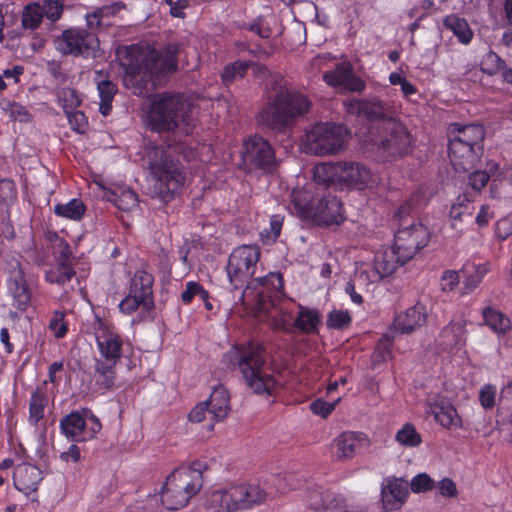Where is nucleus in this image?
I'll return each instance as SVG.
<instances>
[{"label":"nucleus","instance_id":"nucleus-35","mask_svg":"<svg viewBox=\"0 0 512 512\" xmlns=\"http://www.w3.org/2000/svg\"><path fill=\"white\" fill-rule=\"evenodd\" d=\"M505 62L494 52L490 51L487 53L482 62L481 69L483 72L493 75L498 73L499 71H503L502 76L503 79L511 83L512 82V70H506Z\"/></svg>","mask_w":512,"mask_h":512},{"label":"nucleus","instance_id":"nucleus-20","mask_svg":"<svg viewBox=\"0 0 512 512\" xmlns=\"http://www.w3.org/2000/svg\"><path fill=\"white\" fill-rule=\"evenodd\" d=\"M407 261L400 259V253L396 252L395 247L386 249L383 252H378L374 258V268L371 271V275L366 272H360L358 275L359 279L364 276L371 282H377L386 276L391 275L400 265H404Z\"/></svg>","mask_w":512,"mask_h":512},{"label":"nucleus","instance_id":"nucleus-22","mask_svg":"<svg viewBox=\"0 0 512 512\" xmlns=\"http://www.w3.org/2000/svg\"><path fill=\"white\" fill-rule=\"evenodd\" d=\"M324 81L331 86H341L352 92H362L365 83L354 75L352 66L347 62L339 63L334 70L323 74Z\"/></svg>","mask_w":512,"mask_h":512},{"label":"nucleus","instance_id":"nucleus-27","mask_svg":"<svg viewBox=\"0 0 512 512\" xmlns=\"http://www.w3.org/2000/svg\"><path fill=\"white\" fill-rule=\"evenodd\" d=\"M427 311L424 305L416 304L399 314L393 323L396 331L409 334L426 323Z\"/></svg>","mask_w":512,"mask_h":512},{"label":"nucleus","instance_id":"nucleus-34","mask_svg":"<svg viewBox=\"0 0 512 512\" xmlns=\"http://www.w3.org/2000/svg\"><path fill=\"white\" fill-rule=\"evenodd\" d=\"M338 169L339 162L316 165L313 169L315 182L328 187L334 186L338 188Z\"/></svg>","mask_w":512,"mask_h":512},{"label":"nucleus","instance_id":"nucleus-52","mask_svg":"<svg viewBox=\"0 0 512 512\" xmlns=\"http://www.w3.org/2000/svg\"><path fill=\"white\" fill-rule=\"evenodd\" d=\"M283 224V217L280 215H273L270 218V229L264 230L262 236L267 237L268 240L275 241L281 232Z\"/></svg>","mask_w":512,"mask_h":512},{"label":"nucleus","instance_id":"nucleus-32","mask_svg":"<svg viewBox=\"0 0 512 512\" xmlns=\"http://www.w3.org/2000/svg\"><path fill=\"white\" fill-rule=\"evenodd\" d=\"M366 442L363 433L344 432L335 439L337 447L336 456L338 459H349L353 457L356 449L361 443Z\"/></svg>","mask_w":512,"mask_h":512},{"label":"nucleus","instance_id":"nucleus-40","mask_svg":"<svg viewBox=\"0 0 512 512\" xmlns=\"http://www.w3.org/2000/svg\"><path fill=\"white\" fill-rule=\"evenodd\" d=\"M319 321L317 311L300 306V311L294 324L302 332H312L316 329Z\"/></svg>","mask_w":512,"mask_h":512},{"label":"nucleus","instance_id":"nucleus-26","mask_svg":"<svg viewBox=\"0 0 512 512\" xmlns=\"http://www.w3.org/2000/svg\"><path fill=\"white\" fill-rule=\"evenodd\" d=\"M8 287L17 308L25 310L30 304L31 292L26 283L24 270L18 263L10 270Z\"/></svg>","mask_w":512,"mask_h":512},{"label":"nucleus","instance_id":"nucleus-48","mask_svg":"<svg viewBox=\"0 0 512 512\" xmlns=\"http://www.w3.org/2000/svg\"><path fill=\"white\" fill-rule=\"evenodd\" d=\"M351 322V316L347 311L333 310L329 313L327 324L333 329H344Z\"/></svg>","mask_w":512,"mask_h":512},{"label":"nucleus","instance_id":"nucleus-19","mask_svg":"<svg viewBox=\"0 0 512 512\" xmlns=\"http://www.w3.org/2000/svg\"><path fill=\"white\" fill-rule=\"evenodd\" d=\"M62 11V0H43V7L38 3L29 4L22 12V26L34 30L40 25L43 15L54 22L61 17Z\"/></svg>","mask_w":512,"mask_h":512},{"label":"nucleus","instance_id":"nucleus-7","mask_svg":"<svg viewBox=\"0 0 512 512\" xmlns=\"http://www.w3.org/2000/svg\"><path fill=\"white\" fill-rule=\"evenodd\" d=\"M291 205L299 217L321 225L338 224L342 220V203L332 195L313 199L309 191L293 190Z\"/></svg>","mask_w":512,"mask_h":512},{"label":"nucleus","instance_id":"nucleus-42","mask_svg":"<svg viewBox=\"0 0 512 512\" xmlns=\"http://www.w3.org/2000/svg\"><path fill=\"white\" fill-rule=\"evenodd\" d=\"M75 276L71 263L60 262L56 268L46 273V279L51 283L64 285Z\"/></svg>","mask_w":512,"mask_h":512},{"label":"nucleus","instance_id":"nucleus-6","mask_svg":"<svg viewBox=\"0 0 512 512\" xmlns=\"http://www.w3.org/2000/svg\"><path fill=\"white\" fill-rule=\"evenodd\" d=\"M190 103L181 94H156L147 110V126L155 132L173 131L188 121Z\"/></svg>","mask_w":512,"mask_h":512},{"label":"nucleus","instance_id":"nucleus-18","mask_svg":"<svg viewBox=\"0 0 512 512\" xmlns=\"http://www.w3.org/2000/svg\"><path fill=\"white\" fill-rule=\"evenodd\" d=\"M347 111L376 123L377 130L383 128L388 119H396L392 107L378 98L351 100Z\"/></svg>","mask_w":512,"mask_h":512},{"label":"nucleus","instance_id":"nucleus-51","mask_svg":"<svg viewBox=\"0 0 512 512\" xmlns=\"http://www.w3.org/2000/svg\"><path fill=\"white\" fill-rule=\"evenodd\" d=\"M16 197V189L13 181L9 179L0 180V202L9 203Z\"/></svg>","mask_w":512,"mask_h":512},{"label":"nucleus","instance_id":"nucleus-36","mask_svg":"<svg viewBox=\"0 0 512 512\" xmlns=\"http://www.w3.org/2000/svg\"><path fill=\"white\" fill-rule=\"evenodd\" d=\"M444 25L453 32L461 43L468 44L471 41L473 33L465 19L449 15L445 18Z\"/></svg>","mask_w":512,"mask_h":512},{"label":"nucleus","instance_id":"nucleus-55","mask_svg":"<svg viewBox=\"0 0 512 512\" xmlns=\"http://www.w3.org/2000/svg\"><path fill=\"white\" fill-rule=\"evenodd\" d=\"M82 412L85 418V422H91V425L87 427V434L89 439H93L96 436V434L101 430L102 425L99 419L92 413L90 409H83Z\"/></svg>","mask_w":512,"mask_h":512},{"label":"nucleus","instance_id":"nucleus-2","mask_svg":"<svg viewBox=\"0 0 512 512\" xmlns=\"http://www.w3.org/2000/svg\"><path fill=\"white\" fill-rule=\"evenodd\" d=\"M259 258L260 251L257 246H240L230 254L226 270L229 281L235 289H242L245 284L248 287L252 286L254 282L261 286L257 291L256 305L260 311L268 313L276 307L283 288V280L279 273H269L250 282Z\"/></svg>","mask_w":512,"mask_h":512},{"label":"nucleus","instance_id":"nucleus-46","mask_svg":"<svg viewBox=\"0 0 512 512\" xmlns=\"http://www.w3.org/2000/svg\"><path fill=\"white\" fill-rule=\"evenodd\" d=\"M472 201L467 193L457 197L450 209V217L454 221H461L463 216L470 217L472 212L469 211V203Z\"/></svg>","mask_w":512,"mask_h":512},{"label":"nucleus","instance_id":"nucleus-21","mask_svg":"<svg viewBox=\"0 0 512 512\" xmlns=\"http://www.w3.org/2000/svg\"><path fill=\"white\" fill-rule=\"evenodd\" d=\"M448 152L451 163L456 170L469 171L479 163L483 154V147L449 142Z\"/></svg>","mask_w":512,"mask_h":512},{"label":"nucleus","instance_id":"nucleus-50","mask_svg":"<svg viewBox=\"0 0 512 512\" xmlns=\"http://www.w3.org/2000/svg\"><path fill=\"white\" fill-rule=\"evenodd\" d=\"M489 174L482 170H476L469 174L468 184L476 192L480 191L489 181Z\"/></svg>","mask_w":512,"mask_h":512},{"label":"nucleus","instance_id":"nucleus-17","mask_svg":"<svg viewBox=\"0 0 512 512\" xmlns=\"http://www.w3.org/2000/svg\"><path fill=\"white\" fill-rule=\"evenodd\" d=\"M430 240V232L421 223L401 226L395 234L394 247L400 253V259L411 260Z\"/></svg>","mask_w":512,"mask_h":512},{"label":"nucleus","instance_id":"nucleus-49","mask_svg":"<svg viewBox=\"0 0 512 512\" xmlns=\"http://www.w3.org/2000/svg\"><path fill=\"white\" fill-rule=\"evenodd\" d=\"M434 480L426 473L416 475L411 481V490L415 493L430 491L434 488Z\"/></svg>","mask_w":512,"mask_h":512},{"label":"nucleus","instance_id":"nucleus-1","mask_svg":"<svg viewBox=\"0 0 512 512\" xmlns=\"http://www.w3.org/2000/svg\"><path fill=\"white\" fill-rule=\"evenodd\" d=\"M177 44H169L157 51L149 46L131 45L119 48L117 58L125 69L123 83L133 90V94L144 96L148 92V84L156 85L158 76L177 71Z\"/></svg>","mask_w":512,"mask_h":512},{"label":"nucleus","instance_id":"nucleus-47","mask_svg":"<svg viewBox=\"0 0 512 512\" xmlns=\"http://www.w3.org/2000/svg\"><path fill=\"white\" fill-rule=\"evenodd\" d=\"M46 405V397L43 393L35 391L30 401V421L37 423L44 415V407Z\"/></svg>","mask_w":512,"mask_h":512},{"label":"nucleus","instance_id":"nucleus-11","mask_svg":"<svg viewBox=\"0 0 512 512\" xmlns=\"http://www.w3.org/2000/svg\"><path fill=\"white\" fill-rule=\"evenodd\" d=\"M148 162L155 185L164 199L166 194H173L182 186L184 176L167 151L153 148L148 153Z\"/></svg>","mask_w":512,"mask_h":512},{"label":"nucleus","instance_id":"nucleus-54","mask_svg":"<svg viewBox=\"0 0 512 512\" xmlns=\"http://www.w3.org/2000/svg\"><path fill=\"white\" fill-rule=\"evenodd\" d=\"M459 274L454 270H447L441 277V289L443 291H452L459 283Z\"/></svg>","mask_w":512,"mask_h":512},{"label":"nucleus","instance_id":"nucleus-59","mask_svg":"<svg viewBox=\"0 0 512 512\" xmlns=\"http://www.w3.org/2000/svg\"><path fill=\"white\" fill-rule=\"evenodd\" d=\"M60 97L65 102V107L76 108L81 104V99L76 90L72 88H64L60 93Z\"/></svg>","mask_w":512,"mask_h":512},{"label":"nucleus","instance_id":"nucleus-53","mask_svg":"<svg viewBox=\"0 0 512 512\" xmlns=\"http://www.w3.org/2000/svg\"><path fill=\"white\" fill-rule=\"evenodd\" d=\"M97 88L102 101H112L117 91L116 85L109 80L98 82Z\"/></svg>","mask_w":512,"mask_h":512},{"label":"nucleus","instance_id":"nucleus-14","mask_svg":"<svg viewBox=\"0 0 512 512\" xmlns=\"http://www.w3.org/2000/svg\"><path fill=\"white\" fill-rule=\"evenodd\" d=\"M242 160L248 171L259 169L272 173L277 167L274 149L260 136H253L245 142Z\"/></svg>","mask_w":512,"mask_h":512},{"label":"nucleus","instance_id":"nucleus-3","mask_svg":"<svg viewBox=\"0 0 512 512\" xmlns=\"http://www.w3.org/2000/svg\"><path fill=\"white\" fill-rule=\"evenodd\" d=\"M224 358L237 366L245 384L258 395L270 396L277 387L274 376L266 371L264 348L257 343L235 346Z\"/></svg>","mask_w":512,"mask_h":512},{"label":"nucleus","instance_id":"nucleus-41","mask_svg":"<svg viewBox=\"0 0 512 512\" xmlns=\"http://www.w3.org/2000/svg\"><path fill=\"white\" fill-rule=\"evenodd\" d=\"M250 67V61L237 60L225 66L221 77L224 84L229 85L234 81L241 79L246 74L247 69Z\"/></svg>","mask_w":512,"mask_h":512},{"label":"nucleus","instance_id":"nucleus-16","mask_svg":"<svg viewBox=\"0 0 512 512\" xmlns=\"http://www.w3.org/2000/svg\"><path fill=\"white\" fill-rule=\"evenodd\" d=\"M55 45L57 50L63 54L88 57L94 55V52L99 48V41L93 32L79 28H69L55 39Z\"/></svg>","mask_w":512,"mask_h":512},{"label":"nucleus","instance_id":"nucleus-9","mask_svg":"<svg viewBox=\"0 0 512 512\" xmlns=\"http://www.w3.org/2000/svg\"><path fill=\"white\" fill-rule=\"evenodd\" d=\"M273 492L259 484H242L212 493L211 501L226 512L251 509L265 503Z\"/></svg>","mask_w":512,"mask_h":512},{"label":"nucleus","instance_id":"nucleus-64","mask_svg":"<svg viewBox=\"0 0 512 512\" xmlns=\"http://www.w3.org/2000/svg\"><path fill=\"white\" fill-rule=\"evenodd\" d=\"M438 489L443 497H454L457 495L456 485L450 478L442 479L438 484Z\"/></svg>","mask_w":512,"mask_h":512},{"label":"nucleus","instance_id":"nucleus-60","mask_svg":"<svg viewBox=\"0 0 512 512\" xmlns=\"http://www.w3.org/2000/svg\"><path fill=\"white\" fill-rule=\"evenodd\" d=\"M49 328L54 332L56 338L64 337L67 332V326L63 322V314L56 313L55 318L49 323Z\"/></svg>","mask_w":512,"mask_h":512},{"label":"nucleus","instance_id":"nucleus-12","mask_svg":"<svg viewBox=\"0 0 512 512\" xmlns=\"http://www.w3.org/2000/svg\"><path fill=\"white\" fill-rule=\"evenodd\" d=\"M231 410L230 395L223 386L216 387L208 400L198 403L189 413V420L194 423L207 421L210 431L216 422L223 421Z\"/></svg>","mask_w":512,"mask_h":512},{"label":"nucleus","instance_id":"nucleus-4","mask_svg":"<svg viewBox=\"0 0 512 512\" xmlns=\"http://www.w3.org/2000/svg\"><path fill=\"white\" fill-rule=\"evenodd\" d=\"M205 464L194 462L189 467L175 469L166 479L161 491L162 504L169 510L186 506L203 485Z\"/></svg>","mask_w":512,"mask_h":512},{"label":"nucleus","instance_id":"nucleus-10","mask_svg":"<svg viewBox=\"0 0 512 512\" xmlns=\"http://www.w3.org/2000/svg\"><path fill=\"white\" fill-rule=\"evenodd\" d=\"M347 129L334 123H318L306 131L303 147L306 153L325 156L339 152L347 141Z\"/></svg>","mask_w":512,"mask_h":512},{"label":"nucleus","instance_id":"nucleus-15","mask_svg":"<svg viewBox=\"0 0 512 512\" xmlns=\"http://www.w3.org/2000/svg\"><path fill=\"white\" fill-rule=\"evenodd\" d=\"M152 284L151 274L137 271L131 280L129 294L119 304L121 312L131 314L139 307L149 311L153 307Z\"/></svg>","mask_w":512,"mask_h":512},{"label":"nucleus","instance_id":"nucleus-58","mask_svg":"<svg viewBox=\"0 0 512 512\" xmlns=\"http://www.w3.org/2000/svg\"><path fill=\"white\" fill-rule=\"evenodd\" d=\"M335 408V403H329L322 399H316L310 404L311 411L316 415L327 417Z\"/></svg>","mask_w":512,"mask_h":512},{"label":"nucleus","instance_id":"nucleus-37","mask_svg":"<svg viewBox=\"0 0 512 512\" xmlns=\"http://www.w3.org/2000/svg\"><path fill=\"white\" fill-rule=\"evenodd\" d=\"M482 316L485 324L498 334L505 333L510 328V319L495 309L484 308Z\"/></svg>","mask_w":512,"mask_h":512},{"label":"nucleus","instance_id":"nucleus-63","mask_svg":"<svg viewBox=\"0 0 512 512\" xmlns=\"http://www.w3.org/2000/svg\"><path fill=\"white\" fill-rule=\"evenodd\" d=\"M189 0H176L170 3V15L175 18H185V9L189 7Z\"/></svg>","mask_w":512,"mask_h":512},{"label":"nucleus","instance_id":"nucleus-43","mask_svg":"<svg viewBox=\"0 0 512 512\" xmlns=\"http://www.w3.org/2000/svg\"><path fill=\"white\" fill-rule=\"evenodd\" d=\"M393 339H394V335L389 334V333L383 335L380 338V340L376 346V349L373 353V363L374 364L386 362L387 360L391 359L392 354H391L390 348H391Z\"/></svg>","mask_w":512,"mask_h":512},{"label":"nucleus","instance_id":"nucleus-56","mask_svg":"<svg viewBox=\"0 0 512 512\" xmlns=\"http://www.w3.org/2000/svg\"><path fill=\"white\" fill-rule=\"evenodd\" d=\"M496 389L491 385H485L482 387L479 393V400L481 405L487 409L491 408L495 404Z\"/></svg>","mask_w":512,"mask_h":512},{"label":"nucleus","instance_id":"nucleus-57","mask_svg":"<svg viewBox=\"0 0 512 512\" xmlns=\"http://www.w3.org/2000/svg\"><path fill=\"white\" fill-rule=\"evenodd\" d=\"M7 111H9L10 117L16 121L28 122L30 120V114L27 109L18 103L8 104Z\"/></svg>","mask_w":512,"mask_h":512},{"label":"nucleus","instance_id":"nucleus-33","mask_svg":"<svg viewBox=\"0 0 512 512\" xmlns=\"http://www.w3.org/2000/svg\"><path fill=\"white\" fill-rule=\"evenodd\" d=\"M105 197L122 211H131L138 205V196L130 188L117 187L108 190Z\"/></svg>","mask_w":512,"mask_h":512},{"label":"nucleus","instance_id":"nucleus-30","mask_svg":"<svg viewBox=\"0 0 512 512\" xmlns=\"http://www.w3.org/2000/svg\"><path fill=\"white\" fill-rule=\"evenodd\" d=\"M430 412L435 420L443 427L448 429H456L460 427L461 420L456 409L446 399L439 398L429 404Z\"/></svg>","mask_w":512,"mask_h":512},{"label":"nucleus","instance_id":"nucleus-5","mask_svg":"<svg viewBox=\"0 0 512 512\" xmlns=\"http://www.w3.org/2000/svg\"><path fill=\"white\" fill-rule=\"evenodd\" d=\"M310 101L298 92L280 91L258 116L262 126L273 132L284 133L297 117L310 109Z\"/></svg>","mask_w":512,"mask_h":512},{"label":"nucleus","instance_id":"nucleus-23","mask_svg":"<svg viewBox=\"0 0 512 512\" xmlns=\"http://www.w3.org/2000/svg\"><path fill=\"white\" fill-rule=\"evenodd\" d=\"M314 512H363L356 507H348L345 501L329 491H314L309 498Z\"/></svg>","mask_w":512,"mask_h":512},{"label":"nucleus","instance_id":"nucleus-61","mask_svg":"<svg viewBox=\"0 0 512 512\" xmlns=\"http://www.w3.org/2000/svg\"><path fill=\"white\" fill-rule=\"evenodd\" d=\"M68 120L75 131L80 133L85 131L87 121L83 112L76 111L74 113L68 114Z\"/></svg>","mask_w":512,"mask_h":512},{"label":"nucleus","instance_id":"nucleus-38","mask_svg":"<svg viewBox=\"0 0 512 512\" xmlns=\"http://www.w3.org/2000/svg\"><path fill=\"white\" fill-rule=\"evenodd\" d=\"M464 335L465 325L462 321L450 322V324L444 328L441 333L443 343L450 347L463 345Z\"/></svg>","mask_w":512,"mask_h":512},{"label":"nucleus","instance_id":"nucleus-8","mask_svg":"<svg viewBox=\"0 0 512 512\" xmlns=\"http://www.w3.org/2000/svg\"><path fill=\"white\" fill-rule=\"evenodd\" d=\"M381 161H396L411 152L412 138L407 128L397 119H388L374 139Z\"/></svg>","mask_w":512,"mask_h":512},{"label":"nucleus","instance_id":"nucleus-45","mask_svg":"<svg viewBox=\"0 0 512 512\" xmlns=\"http://www.w3.org/2000/svg\"><path fill=\"white\" fill-rule=\"evenodd\" d=\"M396 440L404 446L416 447L421 443L420 434L411 424H405L396 434Z\"/></svg>","mask_w":512,"mask_h":512},{"label":"nucleus","instance_id":"nucleus-25","mask_svg":"<svg viewBox=\"0 0 512 512\" xmlns=\"http://www.w3.org/2000/svg\"><path fill=\"white\" fill-rule=\"evenodd\" d=\"M485 131L483 126L477 124L460 125L453 123L448 129L449 142H457L464 145L483 147Z\"/></svg>","mask_w":512,"mask_h":512},{"label":"nucleus","instance_id":"nucleus-31","mask_svg":"<svg viewBox=\"0 0 512 512\" xmlns=\"http://www.w3.org/2000/svg\"><path fill=\"white\" fill-rule=\"evenodd\" d=\"M382 503L386 511L399 509L407 495V483L401 480H391L382 488Z\"/></svg>","mask_w":512,"mask_h":512},{"label":"nucleus","instance_id":"nucleus-24","mask_svg":"<svg viewBox=\"0 0 512 512\" xmlns=\"http://www.w3.org/2000/svg\"><path fill=\"white\" fill-rule=\"evenodd\" d=\"M96 341L101 356L108 362L116 363L122 353L119 335L100 324L96 331Z\"/></svg>","mask_w":512,"mask_h":512},{"label":"nucleus","instance_id":"nucleus-28","mask_svg":"<svg viewBox=\"0 0 512 512\" xmlns=\"http://www.w3.org/2000/svg\"><path fill=\"white\" fill-rule=\"evenodd\" d=\"M42 478V471L38 467L26 463L18 465L13 474L16 488L26 494L36 491Z\"/></svg>","mask_w":512,"mask_h":512},{"label":"nucleus","instance_id":"nucleus-44","mask_svg":"<svg viewBox=\"0 0 512 512\" xmlns=\"http://www.w3.org/2000/svg\"><path fill=\"white\" fill-rule=\"evenodd\" d=\"M466 279L464 282L463 293H470L474 291L478 285L482 282L483 277L487 273L488 269L485 265L473 266V271L465 269Z\"/></svg>","mask_w":512,"mask_h":512},{"label":"nucleus","instance_id":"nucleus-29","mask_svg":"<svg viewBox=\"0 0 512 512\" xmlns=\"http://www.w3.org/2000/svg\"><path fill=\"white\" fill-rule=\"evenodd\" d=\"M60 430L69 440L73 442L89 440L87 434V423L83 412L72 411L60 420Z\"/></svg>","mask_w":512,"mask_h":512},{"label":"nucleus","instance_id":"nucleus-13","mask_svg":"<svg viewBox=\"0 0 512 512\" xmlns=\"http://www.w3.org/2000/svg\"><path fill=\"white\" fill-rule=\"evenodd\" d=\"M379 178L364 163L358 161H340L338 169V189L365 190L373 189Z\"/></svg>","mask_w":512,"mask_h":512},{"label":"nucleus","instance_id":"nucleus-62","mask_svg":"<svg viewBox=\"0 0 512 512\" xmlns=\"http://www.w3.org/2000/svg\"><path fill=\"white\" fill-rule=\"evenodd\" d=\"M126 8L125 4L122 2H114L110 5H105L100 8H97L98 14L102 16V18H109L117 15L120 11Z\"/></svg>","mask_w":512,"mask_h":512},{"label":"nucleus","instance_id":"nucleus-39","mask_svg":"<svg viewBox=\"0 0 512 512\" xmlns=\"http://www.w3.org/2000/svg\"><path fill=\"white\" fill-rule=\"evenodd\" d=\"M86 207L79 199H72L66 204H57L54 207V212L60 217L71 220H80L84 215Z\"/></svg>","mask_w":512,"mask_h":512}]
</instances>
